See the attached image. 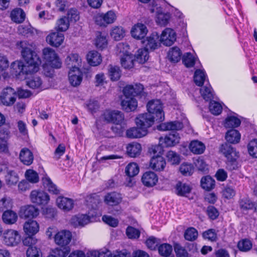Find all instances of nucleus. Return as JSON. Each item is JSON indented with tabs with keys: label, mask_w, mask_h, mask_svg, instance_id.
Segmentation results:
<instances>
[{
	"label": "nucleus",
	"mask_w": 257,
	"mask_h": 257,
	"mask_svg": "<svg viewBox=\"0 0 257 257\" xmlns=\"http://www.w3.org/2000/svg\"><path fill=\"white\" fill-rule=\"evenodd\" d=\"M21 48L22 57L25 64L21 61H16L11 64V72L16 76L37 72L41 64V60L32 50L33 44L26 41H21L19 44Z\"/></svg>",
	"instance_id": "1"
},
{
	"label": "nucleus",
	"mask_w": 257,
	"mask_h": 257,
	"mask_svg": "<svg viewBox=\"0 0 257 257\" xmlns=\"http://www.w3.org/2000/svg\"><path fill=\"white\" fill-rule=\"evenodd\" d=\"M42 59L44 62L43 65L44 73L48 77H52L54 68H59L61 67V62L56 53L52 48L46 47L42 50Z\"/></svg>",
	"instance_id": "2"
},
{
	"label": "nucleus",
	"mask_w": 257,
	"mask_h": 257,
	"mask_svg": "<svg viewBox=\"0 0 257 257\" xmlns=\"http://www.w3.org/2000/svg\"><path fill=\"white\" fill-rule=\"evenodd\" d=\"M219 151L226 158V167L227 169L232 171L238 168L239 152L236 151L234 148L225 143L220 146Z\"/></svg>",
	"instance_id": "3"
},
{
	"label": "nucleus",
	"mask_w": 257,
	"mask_h": 257,
	"mask_svg": "<svg viewBox=\"0 0 257 257\" xmlns=\"http://www.w3.org/2000/svg\"><path fill=\"white\" fill-rule=\"evenodd\" d=\"M164 2L162 0H157L153 1L152 6H150V10L152 13H156L157 23L160 25H166L170 18L169 13L163 12L162 5Z\"/></svg>",
	"instance_id": "4"
},
{
	"label": "nucleus",
	"mask_w": 257,
	"mask_h": 257,
	"mask_svg": "<svg viewBox=\"0 0 257 257\" xmlns=\"http://www.w3.org/2000/svg\"><path fill=\"white\" fill-rule=\"evenodd\" d=\"M116 15L113 11H109L105 13L96 14L93 17L95 24L100 27H106L113 24L116 20Z\"/></svg>",
	"instance_id": "5"
},
{
	"label": "nucleus",
	"mask_w": 257,
	"mask_h": 257,
	"mask_svg": "<svg viewBox=\"0 0 257 257\" xmlns=\"http://www.w3.org/2000/svg\"><path fill=\"white\" fill-rule=\"evenodd\" d=\"M148 113L156 115V120L162 121L164 120V113L163 110L162 104L159 99L152 100L147 105Z\"/></svg>",
	"instance_id": "6"
},
{
	"label": "nucleus",
	"mask_w": 257,
	"mask_h": 257,
	"mask_svg": "<svg viewBox=\"0 0 257 257\" xmlns=\"http://www.w3.org/2000/svg\"><path fill=\"white\" fill-rule=\"evenodd\" d=\"M39 214V210L33 205H27L21 208L20 216L28 219L25 225H37L38 222L33 219Z\"/></svg>",
	"instance_id": "7"
},
{
	"label": "nucleus",
	"mask_w": 257,
	"mask_h": 257,
	"mask_svg": "<svg viewBox=\"0 0 257 257\" xmlns=\"http://www.w3.org/2000/svg\"><path fill=\"white\" fill-rule=\"evenodd\" d=\"M99 220V216L93 214H78L72 217L70 223L73 225H86L97 222Z\"/></svg>",
	"instance_id": "8"
},
{
	"label": "nucleus",
	"mask_w": 257,
	"mask_h": 257,
	"mask_svg": "<svg viewBox=\"0 0 257 257\" xmlns=\"http://www.w3.org/2000/svg\"><path fill=\"white\" fill-rule=\"evenodd\" d=\"M16 91L12 87H7L0 94V104L6 106H12L16 101Z\"/></svg>",
	"instance_id": "9"
},
{
	"label": "nucleus",
	"mask_w": 257,
	"mask_h": 257,
	"mask_svg": "<svg viewBox=\"0 0 257 257\" xmlns=\"http://www.w3.org/2000/svg\"><path fill=\"white\" fill-rule=\"evenodd\" d=\"M31 201L39 206L46 205L50 201V196L47 193L39 190H34L30 195Z\"/></svg>",
	"instance_id": "10"
},
{
	"label": "nucleus",
	"mask_w": 257,
	"mask_h": 257,
	"mask_svg": "<svg viewBox=\"0 0 257 257\" xmlns=\"http://www.w3.org/2000/svg\"><path fill=\"white\" fill-rule=\"evenodd\" d=\"M124 119V115L122 112L118 110L105 111L100 116V120L106 122H112L116 124H120Z\"/></svg>",
	"instance_id": "11"
},
{
	"label": "nucleus",
	"mask_w": 257,
	"mask_h": 257,
	"mask_svg": "<svg viewBox=\"0 0 257 257\" xmlns=\"http://www.w3.org/2000/svg\"><path fill=\"white\" fill-rule=\"evenodd\" d=\"M155 116L149 113L139 114L135 119L137 126L142 127L144 130L148 131V128L154 124Z\"/></svg>",
	"instance_id": "12"
},
{
	"label": "nucleus",
	"mask_w": 257,
	"mask_h": 257,
	"mask_svg": "<svg viewBox=\"0 0 257 257\" xmlns=\"http://www.w3.org/2000/svg\"><path fill=\"white\" fill-rule=\"evenodd\" d=\"M4 242L10 246H16L21 241V236L18 232L13 229H8L3 233Z\"/></svg>",
	"instance_id": "13"
},
{
	"label": "nucleus",
	"mask_w": 257,
	"mask_h": 257,
	"mask_svg": "<svg viewBox=\"0 0 257 257\" xmlns=\"http://www.w3.org/2000/svg\"><path fill=\"white\" fill-rule=\"evenodd\" d=\"M65 37L63 34L59 31H52L46 37V41L50 46L59 47L64 42Z\"/></svg>",
	"instance_id": "14"
},
{
	"label": "nucleus",
	"mask_w": 257,
	"mask_h": 257,
	"mask_svg": "<svg viewBox=\"0 0 257 257\" xmlns=\"http://www.w3.org/2000/svg\"><path fill=\"white\" fill-rule=\"evenodd\" d=\"M176 40V33L171 28H166L161 33L160 41L164 45L170 46Z\"/></svg>",
	"instance_id": "15"
},
{
	"label": "nucleus",
	"mask_w": 257,
	"mask_h": 257,
	"mask_svg": "<svg viewBox=\"0 0 257 257\" xmlns=\"http://www.w3.org/2000/svg\"><path fill=\"white\" fill-rule=\"evenodd\" d=\"M56 244L61 246L68 245L71 240L72 234L69 231L62 230L58 232L54 237Z\"/></svg>",
	"instance_id": "16"
},
{
	"label": "nucleus",
	"mask_w": 257,
	"mask_h": 257,
	"mask_svg": "<svg viewBox=\"0 0 257 257\" xmlns=\"http://www.w3.org/2000/svg\"><path fill=\"white\" fill-rule=\"evenodd\" d=\"M148 33L147 27L143 24L137 23L134 25L131 30V36L136 39L144 38Z\"/></svg>",
	"instance_id": "17"
},
{
	"label": "nucleus",
	"mask_w": 257,
	"mask_h": 257,
	"mask_svg": "<svg viewBox=\"0 0 257 257\" xmlns=\"http://www.w3.org/2000/svg\"><path fill=\"white\" fill-rule=\"evenodd\" d=\"M122 200V195L116 192L108 193L104 197V202L111 206L118 205L121 202Z\"/></svg>",
	"instance_id": "18"
},
{
	"label": "nucleus",
	"mask_w": 257,
	"mask_h": 257,
	"mask_svg": "<svg viewBox=\"0 0 257 257\" xmlns=\"http://www.w3.org/2000/svg\"><path fill=\"white\" fill-rule=\"evenodd\" d=\"M142 182L147 187L155 186L158 182V177L156 173L152 171H147L143 174Z\"/></svg>",
	"instance_id": "19"
},
{
	"label": "nucleus",
	"mask_w": 257,
	"mask_h": 257,
	"mask_svg": "<svg viewBox=\"0 0 257 257\" xmlns=\"http://www.w3.org/2000/svg\"><path fill=\"white\" fill-rule=\"evenodd\" d=\"M159 35L157 33H152L143 41L145 48L149 50H154L159 48L160 43L158 42Z\"/></svg>",
	"instance_id": "20"
},
{
	"label": "nucleus",
	"mask_w": 257,
	"mask_h": 257,
	"mask_svg": "<svg viewBox=\"0 0 257 257\" xmlns=\"http://www.w3.org/2000/svg\"><path fill=\"white\" fill-rule=\"evenodd\" d=\"M68 68L70 69H80L82 61L80 57L77 54H71L69 55L65 60Z\"/></svg>",
	"instance_id": "21"
},
{
	"label": "nucleus",
	"mask_w": 257,
	"mask_h": 257,
	"mask_svg": "<svg viewBox=\"0 0 257 257\" xmlns=\"http://www.w3.org/2000/svg\"><path fill=\"white\" fill-rule=\"evenodd\" d=\"M57 206L64 211H69L74 207V202L72 199L60 196L56 200Z\"/></svg>",
	"instance_id": "22"
},
{
	"label": "nucleus",
	"mask_w": 257,
	"mask_h": 257,
	"mask_svg": "<svg viewBox=\"0 0 257 257\" xmlns=\"http://www.w3.org/2000/svg\"><path fill=\"white\" fill-rule=\"evenodd\" d=\"M180 137L179 134L173 132L164 138H160V143L164 144L166 147H172L179 143Z\"/></svg>",
	"instance_id": "23"
},
{
	"label": "nucleus",
	"mask_w": 257,
	"mask_h": 257,
	"mask_svg": "<svg viewBox=\"0 0 257 257\" xmlns=\"http://www.w3.org/2000/svg\"><path fill=\"white\" fill-rule=\"evenodd\" d=\"M122 109L126 112L134 111L138 106V102L133 97L127 95L121 101Z\"/></svg>",
	"instance_id": "24"
},
{
	"label": "nucleus",
	"mask_w": 257,
	"mask_h": 257,
	"mask_svg": "<svg viewBox=\"0 0 257 257\" xmlns=\"http://www.w3.org/2000/svg\"><path fill=\"white\" fill-rule=\"evenodd\" d=\"M69 81L73 86L80 84L83 78V73L80 69H70L69 73Z\"/></svg>",
	"instance_id": "25"
},
{
	"label": "nucleus",
	"mask_w": 257,
	"mask_h": 257,
	"mask_svg": "<svg viewBox=\"0 0 257 257\" xmlns=\"http://www.w3.org/2000/svg\"><path fill=\"white\" fill-rule=\"evenodd\" d=\"M148 131L144 130L142 127L137 126L131 127L126 132V136L130 139L141 138L146 136Z\"/></svg>",
	"instance_id": "26"
},
{
	"label": "nucleus",
	"mask_w": 257,
	"mask_h": 257,
	"mask_svg": "<svg viewBox=\"0 0 257 257\" xmlns=\"http://www.w3.org/2000/svg\"><path fill=\"white\" fill-rule=\"evenodd\" d=\"M166 165V161L162 156H153L150 161V167L156 171H163Z\"/></svg>",
	"instance_id": "27"
},
{
	"label": "nucleus",
	"mask_w": 257,
	"mask_h": 257,
	"mask_svg": "<svg viewBox=\"0 0 257 257\" xmlns=\"http://www.w3.org/2000/svg\"><path fill=\"white\" fill-rule=\"evenodd\" d=\"M143 90L144 87L141 84L137 83L135 85H128L124 88L123 93L124 96H134L141 94Z\"/></svg>",
	"instance_id": "28"
},
{
	"label": "nucleus",
	"mask_w": 257,
	"mask_h": 257,
	"mask_svg": "<svg viewBox=\"0 0 257 257\" xmlns=\"http://www.w3.org/2000/svg\"><path fill=\"white\" fill-rule=\"evenodd\" d=\"M88 64L92 66H97L102 62V57L100 53L95 50L89 51L86 56Z\"/></svg>",
	"instance_id": "29"
},
{
	"label": "nucleus",
	"mask_w": 257,
	"mask_h": 257,
	"mask_svg": "<svg viewBox=\"0 0 257 257\" xmlns=\"http://www.w3.org/2000/svg\"><path fill=\"white\" fill-rule=\"evenodd\" d=\"M175 190L177 195L186 196L191 192L192 188L190 185L179 181L175 185Z\"/></svg>",
	"instance_id": "30"
},
{
	"label": "nucleus",
	"mask_w": 257,
	"mask_h": 257,
	"mask_svg": "<svg viewBox=\"0 0 257 257\" xmlns=\"http://www.w3.org/2000/svg\"><path fill=\"white\" fill-rule=\"evenodd\" d=\"M19 157L21 161L26 165H30L34 160L32 152L26 148H24L21 150Z\"/></svg>",
	"instance_id": "31"
},
{
	"label": "nucleus",
	"mask_w": 257,
	"mask_h": 257,
	"mask_svg": "<svg viewBox=\"0 0 257 257\" xmlns=\"http://www.w3.org/2000/svg\"><path fill=\"white\" fill-rule=\"evenodd\" d=\"M42 182L44 187L50 193L55 195L60 193V190L54 184L51 180L47 176L42 178Z\"/></svg>",
	"instance_id": "32"
},
{
	"label": "nucleus",
	"mask_w": 257,
	"mask_h": 257,
	"mask_svg": "<svg viewBox=\"0 0 257 257\" xmlns=\"http://www.w3.org/2000/svg\"><path fill=\"white\" fill-rule=\"evenodd\" d=\"M183 124L179 121H171L161 123L158 126V129L160 131L180 130L182 128Z\"/></svg>",
	"instance_id": "33"
},
{
	"label": "nucleus",
	"mask_w": 257,
	"mask_h": 257,
	"mask_svg": "<svg viewBox=\"0 0 257 257\" xmlns=\"http://www.w3.org/2000/svg\"><path fill=\"white\" fill-rule=\"evenodd\" d=\"M126 31L121 26H114L110 31V36L115 41L122 39L125 35Z\"/></svg>",
	"instance_id": "34"
},
{
	"label": "nucleus",
	"mask_w": 257,
	"mask_h": 257,
	"mask_svg": "<svg viewBox=\"0 0 257 257\" xmlns=\"http://www.w3.org/2000/svg\"><path fill=\"white\" fill-rule=\"evenodd\" d=\"M94 44L98 49L102 50L105 49L108 45L106 36L100 32H97L94 39Z\"/></svg>",
	"instance_id": "35"
},
{
	"label": "nucleus",
	"mask_w": 257,
	"mask_h": 257,
	"mask_svg": "<svg viewBox=\"0 0 257 257\" xmlns=\"http://www.w3.org/2000/svg\"><path fill=\"white\" fill-rule=\"evenodd\" d=\"M190 151L194 154H202L205 150V146L202 142L198 140L191 141L189 146Z\"/></svg>",
	"instance_id": "36"
},
{
	"label": "nucleus",
	"mask_w": 257,
	"mask_h": 257,
	"mask_svg": "<svg viewBox=\"0 0 257 257\" xmlns=\"http://www.w3.org/2000/svg\"><path fill=\"white\" fill-rule=\"evenodd\" d=\"M200 185L202 189L209 191L214 188L215 181L210 176H205L201 178Z\"/></svg>",
	"instance_id": "37"
},
{
	"label": "nucleus",
	"mask_w": 257,
	"mask_h": 257,
	"mask_svg": "<svg viewBox=\"0 0 257 257\" xmlns=\"http://www.w3.org/2000/svg\"><path fill=\"white\" fill-rule=\"evenodd\" d=\"M241 138V135L239 132L234 129L230 130L226 134L225 139L229 143L236 144L239 142Z\"/></svg>",
	"instance_id": "38"
},
{
	"label": "nucleus",
	"mask_w": 257,
	"mask_h": 257,
	"mask_svg": "<svg viewBox=\"0 0 257 257\" xmlns=\"http://www.w3.org/2000/svg\"><path fill=\"white\" fill-rule=\"evenodd\" d=\"M2 219L5 223L13 224L16 222L18 219V215L11 209L5 210L3 213Z\"/></svg>",
	"instance_id": "39"
},
{
	"label": "nucleus",
	"mask_w": 257,
	"mask_h": 257,
	"mask_svg": "<svg viewBox=\"0 0 257 257\" xmlns=\"http://www.w3.org/2000/svg\"><path fill=\"white\" fill-rule=\"evenodd\" d=\"M70 22L65 16L59 18L56 22L55 29L59 32H66L69 28Z\"/></svg>",
	"instance_id": "40"
},
{
	"label": "nucleus",
	"mask_w": 257,
	"mask_h": 257,
	"mask_svg": "<svg viewBox=\"0 0 257 257\" xmlns=\"http://www.w3.org/2000/svg\"><path fill=\"white\" fill-rule=\"evenodd\" d=\"M25 12L21 9H16L11 12V19L16 23H22L25 20Z\"/></svg>",
	"instance_id": "41"
},
{
	"label": "nucleus",
	"mask_w": 257,
	"mask_h": 257,
	"mask_svg": "<svg viewBox=\"0 0 257 257\" xmlns=\"http://www.w3.org/2000/svg\"><path fill=\"white\" fill-rule=\"evenodd\" d=\"M142 150L141 144L133 143L128 144L126 147V152L131 157H136L139 155Z\"/></svg>",
	"instance_id": "42"
},
{
	"label": "nucleus",
	"mask_w": 257,
	"mask_h": 257,
	"mask_svg": "<svg viewBox=\"0 0 257 257\" xmlns=\"http://www.w3.org/2000/svg\"><path fill=\"white\" fill-rule=\"evenodd\" d=\"M108 75L112 81H117L121 76V70L119 67L110 65L108 67Z\"/></svg>",
	"instance_id": "43"
},
{
	"label": "nucleus",
	"mask_w": 257,
	"mask_h": 257,
	"mask_svg": "<svg viewBox=\"0 0 257 257\" xmlns=\"http://www.w3.org/2000/svg\"><path fill=\"white\" fill-rule=\"evenodd\" d=\"M135 58L132 54L120 57V63L124 69H130L134 66Z\"/></svg>",
	"instance_id": "44"
},
{
	"label": "nucleus",
	"mask_w": 257,
	"mask_h": 257,
	"mask_svg": "<svg viewBox=\"0 0 257 257\" xmlns=\"http://www.w3.org/2000/svg\"><path fill=\"white\" fill-rule=\"evenodd\" d=\"M182 56V52L180 49L177 47H173L168 53L169 59L173 62H178L180 60Z\"/></svg>",
	"instance_id": "45"
},
{
	"label": "nucleus",
	"mask_w": 257,
	"mask_h": 257,
	"mask_svg": "<svg viewBox=\"0 0 257 257\" xmlns=\"http://www.w3.org/2000/svg\"><path fill=\"white\" fill-rule=\"evenodd\" d=\"M19 179L18 175L15 171L7 169V174L5 176V180L7 185L9 186L15 185L19 181Z\"/></svg>",
	"instance_id": "46"
},
{
	"label": "nucleus",
	"mask_w": 257,
	"mask_h": 257,
	"mask_svg": "<svg viewBox=\"0 0 257 257\" xmlns=\"http://www.w3.org/2000/svg\"><path fill=\"white\" fill-rule=\"evenodd\" d=\"M70 23H76L80 19V14L76 8H70L67 12L65 16Z\"/></svg>",
	"instance_id": "47"
},
{
	"label": "nucleus",
	"mask_w": 257,
	"mask_h": 257,
	"mask_svg": "<svg viewBox=\"0 0 257 257\" xmlns=\"http://www.w3.org/2000/svg\"><path fill=\"white\" fill-rule=\"evenodd\" d=\"M130 46L126 43H119L116 47V53L120 57L124 55L131 54Z\"/></svg>",
	"instance_id": "48"
},
{
	"label": "nucleus",
	"mask_w": 257,
	"mask_h": 257,
	"mask_svg": "<svg viewBox=\"0 0 257 257\" xmlns=\"http://www.w3.org/2000/svg\"><path fill=\"white\" fill-rule=\"evenodd\" d=\"M148 50L145 48H141L138 50L136 57L137 61L140 63H145L149 59Z\"/></svg>",
	"instance_id": "49"
},
{
	"label": "nucleus",
	"mask_w": 257,
	"mask_h": 257,
	"mask_svg": "<svg viewBox=\"0 0 257 257\" xmlns=\"http://www.w3.org/2000/svg\"><path fill=\"white\" fill-rule=\"evenodd\" d=\"M241 123L240 120L235 116H229L225 120L224 126L227 128L238 127Z\"/></svg>",
	"instance_id": "50"
},
{
	"label": "nucleus",
	"mask_w": 257,
	"mask_h": 257,
	"mask_svg": "<svg viewBox=\"0 0 257 257\" xmlns=\"http://www.w3.org/2000/svg\"><path fill=\"white\" fill-rule=\"evenodd\" d=\"M179 171L183 176H191L193 173L194 167L191 164L183 163L179 167Z\"/></svg>",
	"instance_id": "51"
},
{
	"label": "nucleus",
	"mask_w": 257,
	"mask_h": 257,
	"mask_svg": "<svg viewBox=\"0 0 257 257\" xmlns=\"http://www.w3.org/2000/svg\"><path fill=\"white\" fill-rule=\"evenodd\" d=\"M27 85L33 88H42V81L41 78L37 76H34L27 81Z\"/></svg>",
	"instance_id": "52"
},
{
	"label": "nucleus",
	"mask_w": 257,
	"mask_h": 257,
	"mask_svg": "<svg viewBox=\"0 0 257 257\" xmlns=\"http://www.w3.org/2000/svg\"><path fill=\"white\" fill-rule=\"evenodd\" d=\"M125 172L128 177H133L139 173V168L136 163H131L126 166Z\"/></svg>",
	"instance_id": "53"
},
{
	"label": "nucleus",
	"mask_w": 257,
	"mask_h": 257,
	"mask_svg": "<svg viewBox=\"0 0 257 257\" xmlns=\"http://www.w3.org/2000/svg\"><path fill=\"white\" fill-rule=\"evenodd\" d=\"M252 243L251 241L247 239H243L238 241L237 247L240 251L247 252L250 250L252 248Z\"/></svg>",
	"instance_id": "54"
},
{
	"label": "nucleus",
	"mask_w": 257,
	"mask_h": 257,
	"mask_svg": "<svg viewBox=\"0 0 257 257\" xmlns=\"http://www.w3.org/2000/svg\"><path fill=\"white\" fill-rule=\"evenodd\" d=\"M205 78L206 75L203 70L198 69L195 72L194 80L197 85L202 86L205 81Z\"/></svg>",
	"instance_id": "55"
},
{
	"label": "nucleus",
	"mask_w": 257,
	"mask_h": 257,
	"mask_svg": "<svg viewBox=\"0 0 257 257\" xmlns=\"http://www.w3.org/2000/svg\"><path fill=\"white\" fill-rule=\"evenodd\" d=\"M200 93L202 97L206 101L210 100L213 96V91L210 85L202 87L200 89Z\"/></svg>",
	"instance_id": "56"
},
{
	"label": "nucleus",
	"mask_w": 257,
	"mask_h": 257,
	"mask_svg": "<svg viewBox=\"0 0 257 257\" xmlns=\"http://www.w3.org/2000/svg\"><path fill=\"white\" fill-rule=\"evenodd\" d=\"M184 238L188 241H194L198 236V231L194 227L188 228L184 232Z\"/></svg>",
	"instance_id": "57"
},
{
	"label": "nucleus",
	"mask_w": 257,
	"mask_h": 257,
	"mask_svg": "<svg viewBox=\"0 0 257 257\" xmlns=\"http://www.w3.org/2000/svg\"><path fill=\"white\" fill-rule=\"evenodd\" d=\"M158 251L161 255L169 256L172 252V247L169 244L163 243L159 246Z\"/></svg>",
	"instance_id": "58"
},
{
	"label": "nucleus",
	"mask_w": 257,
	"mask_h": 257,
	"mask_svg": "<svg viewBox=\"0 0 257 257\" xmlns=\"http://www.w3.org/2000/svg\"><path fill=\"white\" fill-rule=\"evenodd\" d=\"M166 157L168 162L173 165L178 164L180 162L179 155L173 151H168L167 153Z\"/></svg>",
	"instance_id": "59"
},
{
	"label": "nucleus",
	"mask_w": 257,
	"mask_h": 257,
	"mask_svg": "<svg viewBox=\"0 0 257 257\" xmlns=\"http://www.w3.org/2000/svg\"><path fill=\"white\" fill-rule=\"evenodd\" d=\"M25 177L27 180L32 183H36L39 180L38 173L33 170H27L25 173Z\"/></svg>",
	"instance_id": "60"
},
{
	"label": "nucleus",
	"mask_w": 257,
	"mask_h": 257,
	"mask_svg": "<svg viewBox=\"0 0 257 257\" xmlns=\"http://www.w3.org/2000/svg\"><path fill=\"white\" fill-rule=\"evenodd\" d=\"M18 31L19 33L27 37L31 35L34 33V29L29 24L19 26Z\"/></svg>",
	"instance_id": "61"
},
{
	"label": "nucleus",
	"mask_w": 257,
	"mask_h": 257,
	"mask_svg": "<svg viewBox=\"0 0 257 257\" xmlns=\"http://www.w3.org/2000/svg\"><path fill=\"white\" fill-rule=\"evenodd\" d=\"M209 110L214 115H219L222 111V105L218 102L211 101L209 106Z\"/></svg>",
	"instance_id": "62"
},
{
	"label": "nucleus",
	"mask_w": 257,
	"mask_h": 257,
	"mask_svg": "<svg viewBox=\"0 0 257 257\" xmlns=\"http://www.w3.org/2000/svg\"><path fill=\"white\" fill-rule=\"evenodd\" d=\"M174 250L177 257H187L188 253L185 248L180 244L176 243L174 244Z\"/></svg>",
	"instance_id": "63"
},
{
	"label": "nucleus",
	"mask_w": 257,
	"mask_h": 257,
	"mask_svg": "<svg viewBox=\"0 0 257 257\" xmlns=\"http://www.w3.org/2000/svg\"><path fill=\"white\" fill-rule=\"evenodd\" d=\"M247 150L251 156L257 158V140L254 139L249 142L247 145Z\"/></svg>",
	"instance_id": "64"
}]
</instances>
